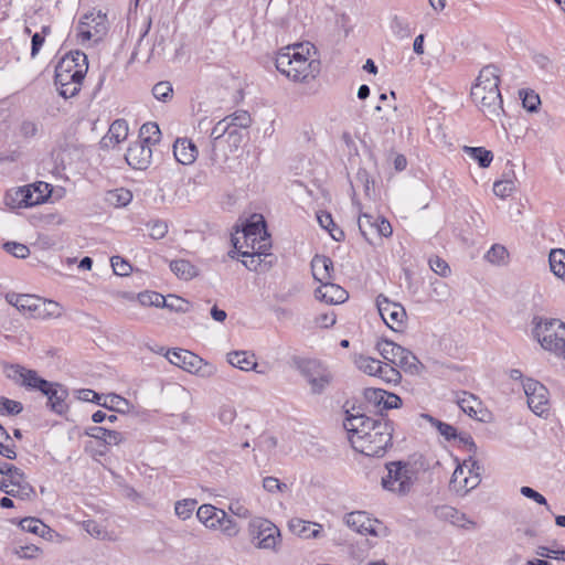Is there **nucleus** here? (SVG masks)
Wrapping results in <instances>:
<instances>
[{"instance_id":"nucleus-29","label":"nucleus","mask_w":565,"mask_h":565,"mask_svg":"<svg viewBox=\"0 0 565 565\" xmlns=\"http://www.w3.org/2000/svg\"><path fill=\"white\" fill-rule=\"evenodd\" d=\"M227 362L242 371L256 370L257 362L255 355L247 351H233L226 355Z\"/></svg>"},{"instance_id":"nucleus-23","label":"nucleus","mask_w":565,"mask_h":565,"mask_svg":"<svg viewBox=\"0 0 565 565\" xmlns=\"http://www.w3.org/2000/svg\"><path fill=\"white\" fill-rule=\"evenodd\" d=\"M316 281L322 284L334 279L333 262L324 255H316L310 263Z\"/></svg>"},{"instance_id":"nucleus-62","label":"nucleus","mask_w":565,"mask_h":565,"mask_svg":"<svg viewBox=\"0 0 565 565\" xmlns=\"http://www.w3.org/2000/svg\"><path fill=\"white\" fill-rule=\"evenodd\" d=\"M429 266L434 273L441 277H448L450 275L451 270L449 265L447 264V262H445L438 256H435L429 259Z\"/></svg>"},{"instance_id":"nucleus-13","label":"nucleus","mask_w":565,"mask_h":565,"mask_svg":"<svg viewBox=\"0 0 565 565\" xmlns=\"http://www.w3.org/2000/svg\"><path fill=\"white\" fill-rule=\"evenodd\" d=\"M107 32V17L102 11L89 12L82 17L77 25V36L81 43L98 42Z\"/></svg>"},{"instance_id":"nucleus-27","label":"nucleus","mask_w":565,"mask_h":565,"mask_svg":"<svg viewBox=\"0 0 565 565\" xmlns=\"http://www.w3.org/2000/svg\"><path fill=\"white\" fill-rule=\"evenodd\" d=\"M85 434L94 439L103 441L108 446H118L125 440V437L121 433L99 426L87 428Z\"/></svg>"},{"instance_id":"nucleus-18","label":"nucleus","mask_w":565,"mask_h":565,"mask_svg":"<svg viewBox=\"0 0 565 565\" xmlns=\"http://www.w3.org/2000/svg\"><path fill=\"white\" fill-rule=\"evenodd\" d=\"M8 376L26 387L36 388L41 392L44 388H49L50 382L40 377L35 371L26 370L19 365H11L8 369Z\"/></svg>"},{"instance_id":"nucleus-25","label":"nucleus","mask_w":565,"mask_h":565,"mask_svg":"<svg viewBox=\"0 0 565 565\" xmlns=\"http://www.w3.org/2000/svg\"><path fill=\"white\" fill-rule=\"evenodd\" d=\"M173 154L178 162L192 164L199 154L195 143L188 138H179L173 145Z\"/></svg>"},{"instance_id":"nucleus-58","label":"nucleus","mask_w":565,"mask_h":565,"mask_svg":"<svg viewBox=\"0 0 565 565\" xmlns=\"http://www.w3.org/2000/svg\"><path fill=\"white\" fill-rule=\"evenodd\" d=\"M138 301L142 306L162 307V303H164V297L156 291H145L138 295Z\"/></svg>"},{"instance_id":"nucleus-10","label":"nucleus","mask_w":565,"mask_h":565,"mask_svg":"<svg viewBox=\"0 0 565 565\" xmlns=\"http://www.w3.org/2000/svg\"><path fill=\"white\" fill-rule=\"evenodd\" d=\"M238 238L241 244L244 245V249H253L259 254H268L271 247L262 215H253L250 221L244 226L242 236Z\"/></svg>"},{"instance_id":"nucleus-47","label":"nucleus","mask_w":565,"mask_h":565,"mask_svg":"<svg viewBox=\"0 0 565 565\" xmlns=\"http://www.w3.org/2000/svg\"><path fill=\"white\" fill-rule=\"evenodd\" d=\"M423 417L427 419L446 440L457 439V430L454 426L440 422L430 415H423Z\"/></svg>"},{"instance_id":"nucleus-26","label":"nucleus","mask_w":565,"mask_h":565,"mask_svg":"<svg viewBox=\"0 0 565 565\" xmlns=\"http://www.w3.org/2000/svg\"><path fill=\"white\" fill-rule=\"evenodd\" d=\"M42 393L47 396V403L52 411L57 414H63L66 411L67 393L58 384L49 383V388H44Z\"/></svg>"},{"instance_id":"nucleus-64","label":"nucleus","mask_w":565,"mask_h":565,"mask_svg":"<svg viewBox=\"0 0 565 565\" xmlns=\"http://www.w3.org/2000/svg\"><path fill=\"white\" fill-rule=\"evenodd\" d=\"M231 128L232 127L230 125V120H227L225 117V118L221 119L218 122H216V125L212 128L211 138L215 142L218 139H221L222 137H224L225 135L228 136Z\"/></svg>"},{"instance_id":"nucleus-43","label":"nucleus","mask_w":565,"mask_h":565,"mask_svg":"<svg viewBox=\"0 0 565 565\" xmlns=\"http://www.w3.org/2000/svg\"><path fill=\"white\" fill-rule=\"evenodd\" d=\"M84 530L95 539L102 541H113L114 536L110 532H108L103 525L97 523L94 520H87L83 522Z\"/></svg>"},{"instance_id":"nucleus-55","label":"nucleus","mask_w":565,"mask_h":565,"mask_svg":"<svg viewBox=\"0 0 565 565\" xmlns=\"http://www.w3.org/2000/svg\"><path fill=\"white\" fill-rule=\"evenodd\" d=\"M515 190V182L511 179L500 180L493 184V193L501 199L510 196Z\"/></svg>"},{"instance_id":"nucleus-31","label":"nucleus","mask_w":565,"mask_h":565,"mask_svg":"<svg viewBox=\"0 0 565 565\" xmlns=\"http://www.w3.org/2000/svg\"><path fill=\"white\" fill-rule=\"evenodd\" d=\"M233 245L234 248L241 254V256L244 257L242 263L247 269L254 271L260 269L263 262L260 257L263 254H259L258 252L253 249H244V245L241 244L239 238H233Z\"/></svg>"},{"instance_id":"nucleus-51","label":"nucleus","mask_w":565,"mask_h":565,"mask_svg":"<svg viewBox=\"0 0 565 565\" xmlns=\"http://www.w3.org/2000/svg\"><path fill=\"white\" fill-rule=\"evenodd\" d=\"M377 377L386 383L397 384L401 382L402 375L395 365L382 363Z\"/></svg>"},{"instance_id":"nucleus-2","label":"nucleus","mask_w":565,"mask_h":565,"mask_svg":"<svg viewBox=\"0 0 565 565\" xmlns=\"http://www.w3.org/2000/svg\"><path fill=\"white\" fill-rule=\"evenodd\" d=\"M277 71L296 84L309 85L321 72L320 55L310 42H299L280 49L275 58Z\"/></svg>"},{"instance_id":"nucleus-41","label":"nucleus","mask_w":565,"mask_h":565,"mask_svg":"<svg viewBox=\"0 0 565 565\" xmlns=\"http://www.w3.org/2000/svg\"><path fill=\"white\" fill-rule=\"evenodd\" d=\"M215 417L221 425L230 426L235 422L237 412L232 403H222L215 412Z\"/></svg>"},{"instance_id":"nucleus-50","label":"nucleus","mask_w":565,"mask_h":565,"mask_svg":"<svg viewBox=\"0 0 565 565\" xmlns=\"http://www.w3.org/2000/svg\"><path fill=\"white\" fill-rule=\"evenodd\" d=\"M230 125L235 129H246L252 124L250 115L246 110H237L234 114L226 116Z\"/></svg>"},{"instance_id":"nucleus-15","label":"nucleus","mask_w":565,"mask_h":565,"mask_svg":"<svg viewBox=\"0 0 565 565\" xmlns=\"http://www.w3.org/2000/svg\"><path fill=\"white\" fill-rule=\"evenodd\" d=\"M530 409L537 416H544L550 411L548 391L540 382L527 379L523 383Z\"/></svg>"},{"instance_id":"nucleus-59","label":"nucleus","mask_w":565,"mask_h":565,"mask_svg":"<svg viewBox=\"0 0 565 565\" xmlns=\"http://www.w3.org/2000/svg\"><path fill=\"white\" fill-rule=\"evenodd\" d=\"M22 409L23 406L20 402L7 397L0 398V415H18Z\"/></svg>"},{"instance_id":"nucleus-16","label":"nucleus","mask_w":565,"mask_h":565,"mask_svg":"<svg viewBox=\"0 0 565 565\" xmlns=\"http://www.w3.org/2000/svg\"><path fill=\"white\" fill-rule=\"evenodd\" d=\"M10 483L0 482V491L20 500H29L34 495V489L26 480L22 470H14Z\"/></svg>"},{"instance_id":"nucleus-20","label":"nucleus","mask_w":565,"mask_h":565,"mask_svg":"<svg viewBox=\"0 0 565 565\" xmlns=\"http://www.w3.org/2000/svg\"><path fill=\"white\" fill-rule=\"evenodd\" d=\"M40 299V297L29 294L8 292L6 295V300L8 303L15 307L19 312L35 319L39 310Z\"/></svg>"},{"instance_id":"nucleus-30","label":"nucleus","mask_w":565,"mask_h":565,"mask_svg":"<svg viewBox=\"0 0 565 565\" xmlns=\"http://www.w3.org/2000/svg\"><path fill=\"white\" fill-rule=\"evenodd\" d=\"M222 509H217L212 504H202L199 507L196 518L205 527L210 530H217L216 523H220Z\"/></svg>"},{"instance_id":"nucleus-9","label":"nucleus","mask_w":565,"mask_h":565,"mask_svg":"<svg viewBox=\"0 0 565 565\" xmlns=\"http://www.w3.org/2000/svg\"><path fill=\"white\" fill-rule=\"evenodd\" d=\"M297 369L315 395L322 394L333 381L332 372L318 360H300L297 362Z\"/></svg>"},{"instance_id":"nucleus-1","label":"nucleus","mask_w":565,"mask_h":565,"mask_svg":"<svg viewBox=\"0 0 565 565\" xmlns=\"http://www.w3.org/2000/svg\"><path fill=\"white\" fill-rule=\"evenodd\" d=\"M347 414L343 427L351 446L365 456H383L392 445V424L384 419H372L360 413L347 412Z\"/></svg>"},{"instance_id":"nucleus-61","label":"nucleus","mask_w":565,"mask_h":565,"mask_svg":"<svg viewBox=\"0 0 565 565\" xmlns=\"http://www.w3.org/2000/svg\"><path fill=\"white\" fill-rule=\"evenodd\" d=\"M3 248L18 258H25L30 254V249L26 245L17 242H7L3 244Z\"/></svg>"},{"instance_id":"nucleus-6","label":"nucleus","mask_w":565,"mask_h":565,"mask_svg":"<svg viewBox=\"0 0 565 565\" xmlns=\"http://www.w3.org/2000/svg\"><path fill=\"white\" fill-rule=\"evenodd\" d=\"M247 531L250 542L259 550L277 552L281 542L280 530L269 520L260 516L252 518Z\"/></svg>"},{"instance_id":"nucleus-52","label":"nucleus","mask_w":565,"mask_h":565,"mask_svg":"<svg viewBox=\"0 0 565 565\" xmlns=\"http://www.w3.org/2000/svg\"><path fill=\"white\" fill-rule=\"evenodd\" d=\"M100 405L113 411L125 413L129 407V402L119 395L109 394L104 397V402L100 403Z\"/></svg>"},{"instance_id":"nucleus-56","label":"nucleus","mask_w":565,"mask_h":565,"mask_svg":"<svg viewBox=\"0 0 565 565\" xmlns=\"http://www.w3.org/2000/svg\"><path fill=\"white\" fill-rule=\"evenodd\" d=\"M189 306L185 299L174 295H169L167 298L164 297V303H162V307L175 312H186L189 311Z\"/></svg>"},{"instance_id":"nucleus-24","label":"nucleus","mask_w":565,"mask_h":565,"mask_svg":"<svg viewBox=\"0 0 565 565\" xmlns=\"http://www.w3.org/2000/svg\"><path fill=\"white\" fill-rule=\"evenodd\" d=\"M288 527L290 532L301 539L310 540V539H319L322 534V525L305 521L302 519L294 518L288 522Z\"/></svg>"},{"instance_id":"nucleus-39","label":"nucleus","mask_w":565,"mask_h":565,"mask_svg":"<svg viewBox=\"0 0 565 565\" xmlns=\"http://www.w3.org/2000/svg\"><path fill=\"white\" fill-rule=\"evenodd\" d=\"M355 365L363 373L377 376L381 372L382 362L371 356L360 355L355 359Z\"/></svg>"},{"instance_id":"nucleus-8","label":"nucleus","mask_w":565,"mask_h":565,"mask_svg":"<svg viewBox=\"0 0 565 565\" xmlns=\"http://www.w3.org/2000/svg\"><path fill=\"white\" fill-rule=\"evenodd\" d=\"M166 356L170 363L203 379H210L216 374L215 365L204 361L191 351L184 349L171 350L167 352Z\"/></svg>"},{"instance_id":"nucleus-3","label":"nucleus","mask_w":565,"mask_h":565,"mask_svg":"<svg viewBox=\"0 0 565 565\" xmlns=\"http://www.w3.org/2000/svg\"><path fill=\"white\" fill-rule=\"evenodd\" d=\"M500 70L493 64L483 66L471 87L470 96L477 108L491 121H500L504 115L503 99L499 89Z\"/></svg>"},{"instance_id":"nucleus-63","label":"nucleus","mask_w":565,"mask_h":565,"mask_svg":"<svg viewBox=\"0 0 565 565\" xmlns=\"http://www.w3.org/2000/svg\"><path fill=\"white\" fill-rule=\"evenodd\" d=\"M113 270L118 276H128L131 271V266L120 256H113L110 259Z\"/></svg>"},{"instance_id":"nucleus-44","label":"nucleus","mask_w":565,"mask_h":565,"mask_svg":"<svg viewBox=\"0 0 565 565\" xmlns=\"http://www.w3.org/2000/svg\"><path fill=\"white\" fill-rule=\"evenodd\" d=\"M487 262L501 266L505 265L509 259V253L508 249L500 244H494L486 254Z\"/></svg>"},{"instance_id":"nucleus-42","label":"nucleus","mask_w":565,"mask_h":565,"mask_svg":"<svg viewBox=\"0 0 565 565\" xmlns=\"http://www.w3.org/2000/svg\"><path fill=\"white\" fill-rule=\"evenodd\" d=\"M216 525L217 530L230 539L236 537L241 532L239 525L225 511L221 513L220 523H216Z\"/></svg>"},{"instance_id":"nucleus-35","label":"nucleus","mask_w":565,"mask_h":565,"mask_svg":"<svg viewBox=\"0 0 565 565\" xmlns=\"http://www.w3.org/2000/svg\"><path fill=\"white\" fill-rule=\"evenodd\" d=\"M548 263L551 271L565 281V249L555 248L550 252Z\"/></svg>"},{"instance_id":"nucleus-19","label":"nucleus","mask_w":565,"mask_h":565,"mask_svg":"<svg viewBox=\"0 0 565 565\" xmlns=\"http://www.w3.org/2000/svg\"><path fill=\"white\" fill-rule=\"evenodd\" d=\"M152 148L136 140L132 142L125 156L127 163L134 169L145 170L151 163Z\"/></svg>"},{"instance_id":"nucleus-17","label":"nucleus","mask_w":565,"mask_h":565,"mask_svg":"<svg viewBox=\"0 0 565 565\" xmlns=\"http://www.w3.org/2000/svg\"><path fill=\"white\" fill-rule=\"evenodd\" d=\"M345 523L349 527L360 534H370L374 536L379 535V527L381 526V522L371 519L364 511H354L348 513L345 515Z\"/></svg>"},{"instance_id":"nucleus-21","label":"nucleus","mask_w":565,"mask_h":565,"mask_svg":"<svg viewBox=\"0 0 565 565\" xmlns=\"http://www.w3.org/2000/svg\"><path fill=\"white\" fill-rule=\"evenodd\" d=\"M315 297L327 305H340L348 300L349 294L344 288L330 280L322 282L315 290Z\"/></svg>"},{"instance_id":"nucleus-14","label":"nucleus","mask_w":565,"mask_h":565,"mask_svg":"<svg viewBox=\"0 0 565 565\" xmlns=\"http://www.w3.org/2000/svg\"><path fill=\"white\" fill-rule=\"evenodd\" d=\"M376 306L382 320L390 329L393 331H401L403 329L406 311L402 305L380 295L376 298Z\"/></svg>"},{"instance_id":"nucleus-4","label":"nucleus","mask_w":565,"mask_h":565,"mask_svg":"<svg viewBox=\"0 0 565 565\" xmlns=\"http://www.w3.org/2000/svg\"><path fill=\"white\" fill-rule=\"evenodd\" d=\"M531 333L542 349L565 360V322L557 318L534 316Z\"/></svg>"},{"instance_id":"nucleus-36","label":"nucleus","mask_w":565,"mask_h":565,"mask_svg":"<svg viewBox=\"0 0 565 565\" xmlns=\"http://www.w3.org/2000/svg\"><path fill=\"white\" fill-rule=\"evenodd\" d=\"M445 516L454 524L465 530H473L477 527V523L469 519L465 513L454 509L446 508Z\"/></svg>"},{"instance_id":"nucleus-53","label":"nucleus","mask_w":565,"mask_h":565,"mask_svg":"<svg viewBox=\"0 0 565 565\" xmlns=\"http://www.w3.org/2000/svg\"><path fill=\"white\" fill-rule=\"evenodd\" d=\"M196 505V501L192 499H184L177 501L174 504V512L181 520L191 518Z\"/></svg>"},{"instance_id":"nucleus-28","label":"nucleus","mask_w":565,"mask_h":565,"mask_svg":"<svg viewBox=\"0 0 565 565\" xmlns=\"http://www.w3.org/2000/svg\"><path fill=\"white\" fill-rule=\"evenodd\" d=\"M128 124L124 119H117L115 120L109 129L107 135L103 138L102 142L104 146H116L124 140H126L128 136Z\"/></svg>"},{"instance_id":"nucleus-45","label":"nucleus","mask_w":565,"mask_h":565,"mask_svg":"<svg viewBox=\"0 0 565 565\" xmlns=\"http://www.w3.org/2000/svg\"><path fill=\"white\" fill-rule=\"evenodd\" d=\"M32 200V190L31 188H20L14 191L13 194H9L7 196V203L12 206H30L29 201Z\"/></svg>"},{"instance_id":"nucleus-11","label":"nucleus","mask_w":565,"mask_h":565,"mask_svg":"<svg viewBox=\"0 0 565 565\" xmlns=\"http://www.w3.org/2000/svg\"><path fill=\"white\" fill-rule=\"evenodd\" d=\"M481 467L472 459L463 460L455 469L449 487L452 491L460 495L467 494L470 490L475 489L481 481Z\"/></svg>"},{"instance_id":"nucleus-34","label":"nucleus","mask_w":565,"mask_h":565,"mask_svg":"<svg viewBox=\"0 0 565 565\" xmlns=\"http://www.w3.org/2000/svg\"><path fill=\"white\" fill-rule=\"evenodd\" d=\"M161 139V131L156 122H146L139 130V142L146 143L151 148L159 143Z\"/></svg>"},{"instance_id":"nucleus-60","label":"nucleus","mask_w":565,"mask_h":565,"mask_svg":"<svg viewBox=\"0 0 565 565\" xmlns=\"http://www.w3.org/2000/svg\"><path fill=\"white\" fill-rule=\"evenodd\" d=\"M317 217H318L319 224L324 230H327L335 241H340L343 237V232L342 231L337 230L334 232V230L331 228V226L334 227V223H333L331 214H329V213H321V214H318Z\"/></svg>"},{"instance_id":"nucleus-48","label":"nucleus","mask_w":565,"mask_h":565,"mask_svg":"<svg viewBox=\"0 0 565 565\" xmlns=\"http://www.w3.org/2000/svg\"><path fill=\"white\" fill-rule=\"evenodd\" d=\"M29 188L32 190V200L29 201V205H36L44 202L51 193V185L45 182H38Z\"/></svg>"},{"instance_id":"nucleus-5","label":"nucleus","mask_w":565,"mask_h":565,"mask_svg":"<svg viewBox=\"0 0 565 565\" xmlns=\"http://www.w3.org/2000/svg\"><path fill=\"white\" fill-rule=\"evenodd\" d=\"M387 475L382 478V487L395 494L408 493L417 478L414 465L405 461L386 463Z\"/></svg>"},{"instance_id":"nucleus-22","label":"nucleus","mask_w":565,"mask_h":565,"mask_svg":"<svg viewBox=\"0 0 565 565\" xmlns=\"http://www.w3.org/2000/svg\"><path fill=\"white\" fill-rule=\"evenodd\" d=\"M458 405L471 418L480 422H487L490 417L489 412L483 408L482 403L472 394L462 393L458 399Z\"/></svg>"},{"instance_id":"nucleus-33","label":"nucleus","mask_w":565,"mask_h":565,"mask_svg":"<svg viewBox=\"0 0 565 565\" xmlns=\"http://www.w3.org/2000/svg\"><path fill=\"white\" fill-rule=\"evenodd\" d=\"M62 315L63 308L58 302L43 298L40 299L36 319H57Z\"/></svg>"},{"instance_id":"nucleus-37","label":"nucleus","mask_w":565,"mask_h":565,"mask_svg":"<svg viewBox=\"0 0 565 565\" xmlns=\"http://www.w3.org/2000/svg\"><path fill=\"white\" fill-rule=\"evenodd\" d=\"M463 151L473 160H476L481 168H488L493 160V154L490 150L483 147H463Z\"/></svg>"},{"instance_id":"nucleus-57","label":"nucleus","mask_w":565,"mask_h":565,"mask_svg":"<svg viewBox=\"0 0 565 565\" xmlns=\"http://www.w3.org/2000/svg\"><path fill=\"white\" fill-rule=\"evenodd\" d=\"M154 98L160 102H168L172 98L173 88L170 82H159L152 88Z\"/></svg>"},{"instance_id":"nucleus-49","label":"nucleus","mask_w":565,"mask_h":565,"mask_svg":"<svg viewBox=\"0 0 565 565\" xmlns=\"http://www.w3.org/2000/svg\"><path fill=\"white\" fill-rule=\"evenodd\" d=\"M377 221L379 218H374L370 214H360L358 225L361 234L365 239L370 241L369 236L375 232Z\"/></svg>"},{"instance_id":"nucleus-38","label":"nucleus","mask_w":565,"mask_h":565,"mask_svg":"<svg viewBox=\"0 0 565 565\" xmlns=\"http://www.w3.org/2000/svg\"><path fill=\"white\" fill-rule=\"evenodd\" d=\"M20 526L23 531L36 534L44 537L51 529L36 518H24L20 521Z\"/></svg>"},{"instance_id":"nucleus-7","label":"nucleus","mask_w":565,"mask_h":565,"mask_svg":"<svg viewBox=\"0 0 565 565\" xmlns=\"http://www.w3.org/2000/svg\"><path fill=\"white\" fill-rule=\"evenodd\" d=\"M377 350L387 363L395 365L405 373L416 375L423 367L419 360L407 349L390 340L379 342Z\"/></svg>"},{"instance_id":"nucleus-54","label":"nucleus","mask_w":565,"mask_h":565,"mask_svg":"<svg viewBox=\"0 0 565 565\" xmlns=\"http://www.w3.org/2000/svg\"><path fill=\"white\" fill-rule=\"evenodd\" d=\"M228 511L239 519H252V511L241 499H231L228 503Z\"/></svg>"},{"instance_id":"nucleus-12","label":"nucleus","mask_w":565,"mask_h":565,"mask_svg":"<svg viewBox=\"0 0 565 565\" xmlns=\"http://www.w3.org/2000/svg\"><path fill=\"white\" fill-rule=\"evenodd\" d=\"M86 61L87 56L81 52L63 57L55 67V85H65L75 81L83 82L87 71Z\"/></svg>"},{"instance_id":"nucleus-46","label":"nucleus","mask_w":565,"mask_h":565,"mask_svg":"<svg viewBox=\"0 0 565 565\" xmlns=\"http://www.w3.org/2000/svg\"><path fill=\"white\" fill-rule=\"evenodd\" d=\"M523 107L530 113H536L541 105V98L533 89H522L519 93Z\"/></svg>"},{"instance_id":"nucleus-32","label":"nucleus","mask_w":565,"mask_h":565,"mask_svg":"<svg viewBox=\"0 0 565 565\" xmlns=\"http://www.w3.org/2000/svg\"><path fill=\"white\" fill-rule=\"evenodd\" d=\"M171 271L182 280H191L199 276V268L192 265L189 260L177 259L170 263Z\"/></svg>"},{"instance_id":"nucleus-40","label":"nucleus","mask_w":565,"mask_h":565,"mask_svg":"<svg viewBox=\"0 0 565 565\" xmlns=\"http://www.w3.org/2000/svg\"><path fill=\"white\" fill-rule=\"evenodd\" d=\"M131 192L124 188L109 191L106 196V201L115 207L126 206L131 202Z\"/></svg>"}]
</instances>
